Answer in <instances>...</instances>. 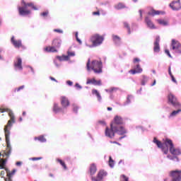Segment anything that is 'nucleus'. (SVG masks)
<instances>
[{"instance_id": "5", "label": "nucleus", "mask_w": 181, "mask_h": 181, "mask_svg": "<svg viewBox=\"0 0 181 181\" xmlns=\"http://www.w3.org/2000/svg\"><path fill=\"white\" fill-rule=\"evenodd\" d=\"M29 6L32 7L34 11H37V8L33 5V3L26 4V2L23 0L21 1V6L18 7L19 15H21V16H27V15H30V10L28 9Z\"/></svg>"}, {"instance_id": "47", "label": "nucleus", "mask_w": 181, "mask_h": 181, "mask_svg": "<svg viewBox=\"0 0 181 181\" xmlns=\"http://www.w3.org/2000/svg\"><path fill=\"white\" fill-rule=\"evenodd\" d=\"M47 15H49V11H46L40 13V16H44V17L47 16Z\"/></svg>"}, {"instance_id": "27", "label": "nucleus", "mask_w": 181, "mask_h": 181, "mask_svg": "<svg viewBox=\"0 0 181 181\" xmlns=\"http://www.w3.org/2000/svg\"><path fill=\"white\" fill-rule=\"evenodd\" d=\"M89 172L90 176H93V175H95V172H97V165H95V164L94 163L91 164L89 168Z\"/></svg>"}, {"instance_id": "32", "label": "nucleus", "mask_w": 181, "mask_h": 181, "mask_svg": "<svg viewBox=\"0 0 181 181\" xmlns=\"http://www.w3.org/2000/svg\"><path fill=\"white\" fill-rule=\"evenodd\" d=\"M124 8H125V5H124V4L122 3H119L116 5H115V8L119 10V9H124Z\"/></svg>"}, {"instance_id": "17", "label": "nucleus", "mask_w": 181, "mask_h": 181, "mask_svg": "<svg viewBox=\"0 0 181 181\" xmlns=\"http://www.w3.org/2000/svg\"><path fill=\"white\" fill-rule=\"evenodd\" d=\"M143 69L141 68V65L139 64H136L134 66V69H132L129 71V73L132 74H139L142 73Z\"/></svg>"}, {"instance_id": "19", "label": "nucleus", "mask_w": 181, "mask_h": 181, "mask_svg": "<svg viewBox=\"0 0 181 181\" xmlns=\"http://www.w3.org/2000/svg\"><path fill=\"white\" fill-rule=\"evenodd\" d=\"M61 104L62 107L66 110V107H69V105H70V101H69V98H67V97L62 96Z\"/></svg>"}, {"instance_id": "12", "label": "nucleus", "mask_w": 181, "mask_h": 181, "mask_svg": "<svg viewBox=\"0 0 181 181\" xmlns=\"http://www.w3.org/2000/svg\"><path fill=\"white\" fill-rule=\"evenodd\" d=\"M170 8H171V9H173V11H180V9H181L180 0L172 1L170 4Z\"/></svg>"}, {"instance_id": "1", "label": "nucleus", "mask_w": 181, "mask_h": 181, "mask_svg": "<svg viewBox=\"0 0 181 181\" xmlns=\"http://www.w3.org/2000/svg\"><path fill=\"white\" fill-rule=\"evenodd\" d=\"M124 119L121 116H115L114 118V122L110 124V129L106 127L105 129V136L107 138L112 139L115 136V133L118 135H123L120 136L119 139H124L127 136L125 134H127L128 131L124 127Z\"/></svg>"}, {"instance_id": "40", "label": "nucleus", "mask_w": 181, "mask_h": 181, "mask_svg": "<svg viewBox=\"0 0 181 181\" xmlns=\"http://www.w3.org/2000/svg\"><path fill=\"white\" fill-rule=\"evenodd\" d=\"M124 28H127V32L129 35H131V28H129V24L128 23L124 22Z\"/></svg>"}, {"instance_id": "42", "label": "nucleus", "mask_w": 181, "mask_h": 181, "mask_svg": "<svg viewBox=\"0 0 181 181\" xmlns=\"http://www.w3.org/2000/svg\"><path fill=\"white\" fill-rule=\"evenodd\" d=\"M73 111L75 114H77L78 112V106L74 105Z\"/></svg>"}, {"instance_id": "50", "label": "nucleus", "mask_w": 181, "mask_h": 181, "mask_svg": "<svg viewBox=\"0 0 181 181\" xmlns=\"http://www.w3.org/2000/svg\"><path fill=\"white\" fill-rule=\"evenodd\" d=\"M171 80L173 83H175V84H177V81H176V78H175V76H171Z\"/></svg>"}, {"instance_id": "33", "label": "nucleus", "mask_w": 181, "mask_h": 181, "mask_svg": "<svg viewBox=\"0 0 181 181\" xmlns=\"http://www.w3.org/2000/svg\"><path fill=\"white\" fill-rule=\"evenodd\" d=\"M34 139H35V141H39L40 142H46V139H45V136H43L35 137Z\"/></svg>"}, {"instance_id": "39", "label": "nucleus", "mask_w": 181, "mask_h": 181, "mask_svg": "<svg viewBox=\"0 0 181 181\" xmlns=\"http://www.w3.org/2000/svg\"><path fill=\"white\" fill-rule=\"evenodd\" d=\"M57 162H59V163H60V165H62L64 169L65 170L67 169V166L66 165V163H64V162H63V160H62L60 158H57Z\"/></svg>"}, {"instance_id": "64", "label": "nucleus", "mask_w": 181, "mask_h": 181, "mask_svg": "<svg viewBox=\"0 0 181 181\" xmlns=\"http://www.w3.org/2000/svg\"><path fill=\"white\" fill-rule=\"evenodd\" d=\"M156 84V80H154L153 83L151 84V87H153Z\"/></svg>"}, {"instance_id": "51", "label": "nucleus", "mask_w": 181, "mask_h": 181, "mask_svg": "<svg viewBox=\"0 0 181 181\" xmlns=\"http://www.w3.org/2000/svg\"><path fill=\"white\" fill-rule=\"evenodd\" d=\"M54 64L56 66V67H60V64L57 63V60H54Z\"/></svg>"}, {"instance_id": "56", "label": "nucleus", "mask_w": 181, "mask_h": 181, "mask_svg": "<svg viewBox=\"0 0 181 181\" xmlns=\"http://www.w3.org/2000/svg\"><path fill=\"white\" fill-rule=\"evenodd\" d=\"M93 15L94 16L97 15L98 16H100V11H94L93 12Z\"/></svg>"}, {"instance_id": "49", "label": "nucleus", "mask_w": 181, "mask_h": 181, "mask_svg": "<svg viewBox=\"0 0 181 181\" xmlns=\"http://www.w3.org/2000/svg\"><path fill=\"white\" fill-rule=\"evenodd\" d=\"M54 32H57V33H63V30L54 29Z\"/></svg>"}, {"instance_id": "4", "label": "nucleus", "mask_w": 181, "mask_h": 181, "mask_svg": "<svg viewBox=\"0 0 181 181\" xmlns=\"http://www.w3.org/2000/svg\"><path fill=\"white\" fill-rule=\"evenodd\" d=\"M86 69L88 71L93 70L96 74H100L103 73V62L101 61L93 60L90 63V59H88L86 64Z\"/></svg>"}, {"instance_id": "18", "label": "nucleus", "mask_w": 181, "mask_h": 181, "mask_svg": "<svg viewBox=\"0 0 181 181\" xmlns=\"http://www.w3.org/2000/svg\"><path fill=\"white\" fill-rule=\"evenodd\" d=\"M145 23L147 25V27L149 28V29H156L155 24H153L149 16H146L145 18Z\"/></svg>"}, {"instance_id": "14", "label": "nucleus", "mask_w": 181, "mask_h": 181, "mask_svg": "<svg viewBox=\"0 0 181 181\" xmlns=\"http://www.w3.org/2000/svg\"><path fill=\"white\" fill-rule=\"evenodd\" d=\"M107 173L106 171L100 170L98 173L97 177H92L91 179L93 181H101L103 180L104 176H107Z\"/></svg>"}, {"instance_id": "36", "label": "nucleus", "mask_w": 181, "mask_h": 181, "mask_svg": "<svg viewBox=\"0 0 181 181\" xmlns=\"http://www.w3.org/2000/svg\"><path fill=\"white\" fill-rule=\"evenodd\" d=\"M114 160L112 159V157L109 156V166L110 168H114L115 166Z\"/></svg>"}, {"instance_id": "6", "label": "nucleus", "mask_w": 181, "mask_h": 181, "mask_svg": "<svg viewBox=\"0 0 181 181\" xmlns=\"http://www.w3.org/2000/svg\"><path fill=\"white\" fill-rule=\"evenodd\" d=\"M90 42H92L93 46H100L103 45V42H104V37L99 34H94L90 37Z\"/></svg>"}, {"instance_id": "20", "label": "nucleus", "mask_w": 181, "mask_h": 181, "mask_svg": "<svg viewBox=\"0 0 181 181\" xmlns=\"http://www.w3.org/2000/svg\"><path fill=\"white\" fill-rule=\"evenodd\" d=\"M86 84H93V86H101V80L97 81L95 78L88 79Z\"/></svg>"}, {"instance_id": "58", "label": "nucleus", "mask_w": 181, "mask_h": 181, "mask_svg": "<svg viewBox=\"0 0 181 181\" xmlns=\"http://www.w3.org/2000/svg\"><path fill=\"white\" fill-rule=\"evenodd\" d=\"M29 69H30V71L33 72V74H35V69H33V67L28 66Z\"/></svg>"}, {"instance_id": "28", "label": "nucleus", "mask_w": 181, "mask_h": 181, "mask_svg": "<svg viewBox=\"0 0 181 181\" xmlns=\"http://www.w3.org/2000/svg\"><path fill=\"white\" fill-rule=\"evenodd\" d=\"M45 52H51V53H56L57 52V48L54 47V45H52V47H47L45 49Z\"/></svg>"}, {"instance_id": "29", "label": "nucleus", "mask_w": 181, "mask_h": 181, "mask_svg": "<svg viewBox=\"0 0 181 181\" xmlns=\"http://www.w3.org/2000/svg\"><path fill=\"white\" fill-rule=\"evenodd\" d=\"M148 15H150L151 16H155L156 15H160V11H156L155 9L152 8L148 12Z\"/></svg>"}, {"instance_id": "45", "label": "nucleus", "mask_w": 181, "mask_h": 181, "mask_svg": "<svg viewBox=\"0 0 181 181\" xmlns=\"http://www.w3.org/2000/svg\"><path fill=\"white\" fill-rule=\"evenodd\" d=\"M75 87H76V88H77V90H81V88H83V86H81L80 84H78V83H76L75 84Z\"/></svg>"}, {"instance_id": "31", "label": "nucleus", "mask_w": 181, "mask_h": 181, "mask_svg": "<svg viewBox=\"0 0 181 181\" xmlns=\"http://www.w3.org/2000/svg\"><path fill=\"white\" fill-rule=\"evenodd\" d=\"M147 81H149V77L143 75L141 79V86H145Z\"/></svg>"}, {"instance_id": "24", "label": "nucleus", "mask_w": 181, "mask_h": 181, "mask_svg": "<svg viewBox=\"0 0 181 181\" xmlns=\"http://www.w3.org/2000/svg\"><path fill=\"white\" fill-rule=\"evenodd\" d=\"M177 110L173 111L170 115L168 116V118L171 119V118H175L177 115H179L181 112V107L180 108H176Z\"/></svg>"}, {"instance_id": "52", "label": "nucleus", "mask_w": 181, "mask_h": 181, "mask_svg": "<svg viewBox=\"0 0 181 181\" xmlns=\"http://www.w3.org/2000/svg\"><path fill=\"white\" fill-rule=\"evenodd\" d=\"M168 74H169L170 77L173 76V74H172V71H171L170 66H169V68H168Z\"/></svg>"}, {"instance_id": "44", "label": "nucleus", "mask_w": 181, "mask_h": 181, "mask_svg": "<svg viewBox=\"0 0 181 181\" xmlns=\"http://www.w3.org/2000/svg\"><path fill=\"white\" fill-rule=\"evenodd\" d=\"M165 53L170 57V59L173 58L172 55L170 54V52H169V49H165Z\"/></svg>"}, {"instance_id": "3", "label": "nucleus", "mask_w": 181, "mask_h": 181, "mask_svg": "<svg viewBox=\"0 0 181 181\" xmlns=\"http://www.w3.org/2000/svg\"><path fill=\"white\" fill-rule=\"evenodd\" d=\"M165 146L169 148V151L172 156H168L167 158L170 159V160H173L174 162H179V158H177V155H181V151L180 148L175 147V145L173 144V142L172 140L169 139H165Z\"/></svg>"}, {"instance_id": "7", "label": "nucleus", "mask_w": 181, "mask_h": 181, "mask_svg": "<svg viewBox=\"0 0 181 181\" xmlns=\"http://www.w3.org/2000/svg\"><path fill=\"white\" fill-rule=\"evenodd\" d=\"M168 103L173 105L174 108H181V104L177 100V98L173 93L168 95Z\"/></svg>"}, {"instance_id": "25", "label": "nucleus", "mask_w": 181, "mask_h": 181, "mask_svg": "<svg viewBox=\"0 0 181 181\" xmlns=\"http://www.w3.org/2000/svg\"><path fill=\"white\" fill-rule=\"evenodd\" d=\"M133 99L134 96L132 95H128L126 101L122 104L123 107H127V105H129Z\"/></svg>"}, {"instance_id": "48", "label": "nucleus", "mask_w": 181, "mask_h": 181, "mask_svg": "<svg viewBox=\"0 0 181 181\" xmlns=\"http://www.w3.org/2000/svg\"><path fill=\"white\" fill-rule=\"evenodd\" d=\"M98 123L100 124V125H103V127L105 126V120H100L98 122Z\"/></svg>"}, {"instance_id": "61", "label": "nucleus", "mask_w": 181, "mask_h": 181, "mask_svg": "<svg viewBox=\"0 0 181 181\" xmlns=\"http://www.w3.org/2000/svg\"><path fill=\"white\" fill-rule=\"evenodd\" d=\"M76 40L78 42H79V45H81L82 42H81V40H80V38H76Z\"/></svg>"}, {"instance_id": "59", "label": "nucleus", "mask_w": 181, "mask_h": 181, "mask_svg": "<svg viewBox=\"0 0 181 181\" xmlns=\"http://www.w3.org/2000/svg\"><path fill=\"white\" fill-rule=\"evenodd\" d=\"M16 166H21L22 165V162L18 161V162L16 163Z\"/></svg>"}, {"instance_id": "16", "label": "nucleus", "mask_w": 181, "mask_h": 181, "mask_svg": "<svg viewBox=\"0 0 181 181\" xmlns=\"http://www.w3.org/2000/svg\"><path fill=\"white\" fill-rule=\"evenodd\" d=\"M159 42H160V37L157 36L156 38V41L154 42V47H153V51L156 53H159V52H160V47L159 46Z\"/></svg>"}, {"instance_id": "8", "label": "nucleus", "mask_w": 181, "mask_h": 181, "mask_svg": "<svg viewBox=\"0 0 181 181\" xmlns=\"http://www.w3.org/2000/svg\"><path fill=\"white\" fill-rule=\"evenodd\" d=\"M153 142L157 145L158 148H160V149H162L165 155H168V146H166V140L165 141L164 144H162V142H160L159 140H157L155 137L153 140Z\"/></svg>"}, {"instance_id": "55", "label": "nucleus", "mask_w": 181, "mask_h": 181, "mask_svg": "<svg viewBox=\"0 0 181 181\" xmlns=\"http://www.w3.org/2000/svg\"><path fill=\"white\" fill-rule=\"evenodd\" d=\"M66 84H68V86H73V82L71 81H67Z\"/></svg>"}, {"instance_id": "13", "label": "nucleus", "mask_w": 181, "mask_h": 181, "mask_svg": "<svg viewBox=\"0 0 181 181\" xmlns=\"http://www.w3.org/2000/svg\"><path fill=\"white\" fill-rule=\"evenodd\" d=\"M171 46L173 47V50H174L175 53H181V45L179 44L176 40H172Z\"/></svg>"}, {"instance_id": "34", "label": "nucleus", "mask_w": 181, "mask_h": 181, "mask_svg": "<svg viewBox=\"0 0 181 181\" xmlns=\"http://www.w3.org/2000/svg\"><path fill=\"white\" fill-rule=\"evenodd\" d=\"M1 164H0V169H5V165H6V160L1 159L0 160Z\"/></svg>"}, {"instance_id": "21", "label": "nucleus", "mask_w": 181, "mask_h": 181, "mask_svg": "<svg viewBox=\"0 0 181 181\" xmlns=\"http://www.w3.org/2000/svg\"><path fill=\"white\" fill-rule=\"evenodd\" d=\"M62 40L59 38H56L52 41V46H54L56 49H60L62 47Z\"/></svg>"}, {"instance_id": "26", "label": "nucleus", "mask_w": 181, "mask_h": 181, "mask_svg": "<svg viewBox=\"0 0 181 181\" xmlns=\"http://www.w3.org/2000/svg\"><path fill=\"white\" fill-rule=\"evenodd\" d=\"M92 94L97 97L98 101H99V103H101L103 98L101 97V94H100V93L98 92V90H97V89H93Z\"/></svg>"}, {"instance_id": "57", "label": "nucleus", "mask_w": 181, "mask_h": 181, "mask_svg": "<svg viewBox=\"0 0 181 181\" xmlns=\"http://www.w3.org/2000/svg\"><path fill=\"white\" fill-rule=\"evenodd\" d=\"M133 62L134 63H136V62H141V59H139V58H134Z\"/></svg>"}, {"instance_id": "23", "label": "nucleus", "mask_w": 181, "mask_h": 181, "mask_svg": "<svg viewBox=\"0 0 181 181\" xmlns=\"http://www.w3.org/2000/svg\"><path fill=\"white\" fill-rule=\"evenodd\" d=\"M6 176L8 177V179H5V181H12V176L16 172V170H13V171L11 173L9 172V170L8 168H6Z\"/></svg>"}, {"instance_id": "62", "label": "nucleus", "mask_w": 181, "mask_h": 181, "mask_svg": "<svg viewBox=\"0 0 181 181\" xmlns=\"http://www.w3.org/2000/svg\"><path fill=\"white\" fill-rule=\"evenodd\" d=\"M50 79L52 81H55L56 83H57V80H56V78H53V77H50Z\"/></svg>"}, {"instance_id": "9", "label": "nucleus", "mask_w": 181, "mask_h": 181, "mask_svg": "<svg viewBox=\"0 0 181 181\" xmlns=\"http://www.w3.org/2000/svg\"><path fill=\"white\" fill-rule=\"evenodd\" d=\"M170 176H171L173 181H180L181 170H175L170 171Z\"/></svg>"}, {"instance_id": "38", "label": "nucleus", "mask_w": 181, "mask_h": 181, "mask_svg": "<svg viewBox=\"0 0 181 181\" xmlns=\"http://www.w3.org/2000/svg\"><path fill=\"white\" fill-rule=\"evenodd\" d=\"M4 170L1 171L0 176L2 179H4V181L6 179H8L5 177V175H6V168H3Z\"/></svg>"}, {"instance_id": "2", "label": "nucleus", "mask_w": 181, "mask_h": 181, "mask_svg": "<svg viewBox=\"0 0 181 181\" xmlns=\"http://www.w3.org/2000/svg\"><path fill=\"white\" fill-rule=\"evenodd\" d=\"M8 112V115L11 118L10 120H8L7 125L4 127V134L6 136V144L7 145V149H12V147L11 146V140L9 139V136L11 135V128H12L13 124H15V115H13V112L8 108L6 109H1L0 108V112Z\"/></svg>"}, {"instance_id": "63", "label": "nucleus", "mask_w": 181, "mask_h": 181, "mask_svg": "<svg viewBox=\"0 0 181 181\" xmlns=\"http://www.w3.org/2000/svg\"><path fill=\"white\" fill-rule=\"evenodd\" d=\"M139 13L140 15V18H142V10H139Z\"/></svg>"}, {"instance_id": "22", "label": "nucleus", "mask_w": 181, "mask_h": 181, "mask_svg": "<svg viewBox=\"0 0 181 181\" xmlns=\"http://www.w3.org/2000/svg\"><path fill=\"white\" fill-rule=\"evenodd\" d=\"M112 39L115 45H116V46H120L121 45V38L119 37V36L112 35Z\"/></svg>"}, {"instance_id": "60", "label": "nucleus", "mask_w": 181, "mask_h": 181, "mask_svg": "<svg viewBox=\"0 0 181 181\" xmlns=\"http://www.w3.org/2000/svg\"><path fill=\"white\" fill-rule=\"evenodd\" d=\"M136 129H141V131H144V129L141 126L136 127Z\"/></svg>"}, {"instance_id": "53", "label": "nucleus", "mask_w": 181, "mask_h": 181, "mask_svg": "<svg viewBox=\"0 0 181 181\" xmlns=\"http://www.w3.org/2000/svg\"><path fill=\"white\" fill-rule=\"evenodd\" d=\"M25 88V86H21L20 87H18L16 90L17 91H21V90H23Z\"/></svg>"}, {"instance_id": "41", "label": "nucleus", "mask_w": 181, "mask_h": 181, "mask_svg": "<svg viewBox=\"0 0 181 181\" xmlns=\"http://www.w3.org/2000/svg\"><path fill=\"white\" fill-rule=\"evenodd\" d=\"M118 90V88H110L109 89H105L106 93H113V91H117Z\"/></svg>"}, {"instance_id": "30", "label": "nucleus", "mask_w": 181, "mask_h": 181, "mask_svg": "<svg viewBox=\"0 0 181 181\" xmlns=\"http://www.w3.org/2000/svg\"><path fill=\"white\" fill-rule=\"evenodd\" d=\"M57 59H58L59 62H67L69 60V57H67V55H62V57L57 56Z\"/></svg>"}, {"instance_id": "37", "label": "nucleus", "mask_w": 181, "mask_h": 181, "mask_svg": "<svg viewBox=\"0 0 181 181\" xmlns=\"http://www.w3.org/2000/svg\"><path fill=\"white\" fill-rule=\"evenodd\" d=\"M66 57H68V60H70V57H74V56H76V52L68 51Z\"/></svg>"}, {"instance_id": "54", "label": "nucleus", "mask_w": 181, "mask_h": 181, "mask_svg": "<svg viewBox=\"0 0 181 181\" xmlns=\"http://www.w3.org/2000/svg\"><path fill=\"white\" fill-rule=\"evenodd\" d=\"M12 148H8V151L6 153V156H9V155H11V151Z\"/></svg>"}, {"instance_id": "15", "label": "nucleus", "mask_w": 181, "mask_h": 181, "mask_svg": "<svg viewBox=\"0 0 181 181\" xmlns=\"http://www.w3.org/2000/svg\"><path fill=\"white\" fill-rule=\"evenodd\" d=\"M11 43L16 49H19V47H22V40H15V37H11Z\"/></svg>"}, {"instance_id": "35", "label": "nucleus", "mask_w": 181, "mask_h": 181, "mask_svg": "<svg viewBox=\"0 0 181 181\" xmlns=\"http://www.w3.org/2000/svg\"><path fill=\"white\" fill-rule=\"evenodd\" d=\"M157 22L159 23V25H162L163 26H168V22L165 20L158 19L157 20Z\"/></svg>"}, {"instance_id": "43", "label": "nucleus", "mask_w": 181, "mask_h": 181, "mask_svg": "<svg viewBox=\"0 0 181 181\" xmlns=\"http://www.w3.org/2000/svg\"><path fill=\"white\" fill-rule=\"evenodd\" d=\"M122 181H129V178L128 177L125 176L124 175H122L121 177Z\"/></svg>"}, {"instance_id": "10", "label": "nucleus", "mask_w": 181, "mask_h": 181, "mask_svg": "<svg viewBox=\"0 0 181 181\" xmlns=\"http://www.w3.org/2000/svg\"><path fill=\"white\" fill-rule=\"evenodd\" d=\"M14 70L16 71H22L23 70V66H22V59L21 57H17L14 60Z\"/></svg>"}, {"instance_id": "46", "label": "nucleus", "mask_w": 181, "mask_h": 181, "mask_svg": "<svg viewBox=\"0 0 181 181\" xmlns=\"http://www.w3.org/2000/svg\"><path fill=\"white\" fill-rule=\"evenodd\" d=\"M29 159L30 160H40V159H42V157H37V158L34 157V158H30Z\"/></svg>"}, {"instance_id": "11", "label": "nucleus", "mask_w": 181, "mask_h": 181, "mask_svg": "<svg viewBox=\"0 0 181 181\" xmlns=\"http://www.w3.org/2000/svg\"><path fill=\"white\" fill-rule=\"evenodd\" d=\"M52 111L54 114H59V112L66 114V109L64 107H60V106H59V103H54Z\"/></svg>"}]
</instances>
